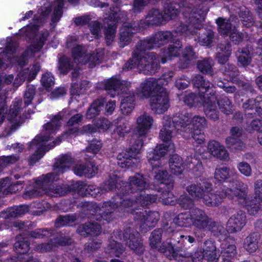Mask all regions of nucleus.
<instances>
[{"label":"nucleus","mask_w":262,"mask_h":262,"mask_svg":"<svg viewBox=\"0 0 262 262\" xmlns=\"http://www.w3.org/2000/svg\"><path fill=\"white\" fill-rule=\"evenodd\" d=\"M191 217L193 226L198 230L204 231H211L215 226V223L202 210L194 209Z\"/></svg>","instance_id":"nucleus-12"},{"label":"nucleus","mask_w":262,"mask_h":262,"mask_svg":"<svg viewBox=\"0 0 262 262\" xmlns=\"http://www.w3.org/2000/svg\"><path fill=\"white\" fill-rule=\"evenodd\" d=\"M217 104L220 109L224 113L229 114L231 112L232 105L231 102L227 97L217 100Z\"/></svg>","instance_id":"nucleus-63"},{"label":"nucleus","mask_w":262,"mask_h":262,"mask_svg":"<svg viewBox=\"0 0 262 262\" xmlns=\"http://www.w3.org/2000/svg\"><path fill=\"white\" fill-rule=\"evenodd\" d=\"M104 52L103 49H99L96 54H86L83 56V62L88 64L91 68L99 64L104 58Z\"/></svg>","instance_id":"nucleus-33"},{"label":"nucleus","mask_w":262,"mask_h":262,"mask_svg":"<svg viewBox=\"0 0 262 262\" xmlns=\"http://www.w3.org/2000/svg\"><path fill=\"white\" fill-rule=\"evenodd\" d=\"M22 100L20 99H15L12 102L10 105L9 112L8 113V120L11 123V127L8 131L6 135H9L11 132L17 129L21 124L23 123L25 120L29 118V115L33 113L32 111L28 110V115L23 114L20 115V112L22 109Z\"/></svg>","instance_id":"nucleus-9"},{"label":"nucleus","mask_w":262,"mask_h":262,"mask_svg":"<svg viewBox=\"0 0 262 262\" xmlns=\"http://www.w3.org/2000/svg\"><path fill=\"white\" fill-rule=\"evenodd\" d=\"M162 230H154L149 237L150 244L151 247L158 248L161 241Z\"/></svg>","instance_id":"nucleus-61"},{"label":"nucleus","mask_w":262,"mask_h":262,"mask_svg":"<svg viewBox=\"0 0 262 262\" xmlns=\"http://www.w3.org/2000/svg\"><path fill=\"white\" fill-rule=\"evenodd\" d=\"M17 46L16 42L12 41L8 42L4 52L5 53L6 58H7V60L10 63H17L20 66L23 67L26 65L27 59L25 55H23L20 57L14 55Z\"/></svg>","instance_id":"nucleus-23"},{"label":"nucleus","mask_w":262,"mask_h":262,"mask_svg":"<svg viewBox=\"0 0 262 262\" xmlns=\"http://www.w3.org/2000/svg\"><path fill=\"white\" fill-rule=\"evenodd\" d=\"M139 233H137L136 235L133 234L129 235L126 232L124 235V237L128 238L129 241H126V244H128L129 247L138 254H141L143 251L142 244L139 241L138 238Z\"/></svg>","instance_id":"nucleus-32"},{"label":"nucleus","mask_w":262,"mask_h":262,"mask_svg":"<svg viewBox=\"0 0 262 262\" xmlns=\"http://www.w3.org/2000/svg\"><path fill=\"white\" fill-rule=\"evenodd\" d=\"M73 162V159L70 155H62L57 158L53 166V171L39 177L33 186L26 189L24 198L29 199L45 194V186L58 181L59 175L69 169Z\"/></svg>","instance_id":"nucleus-3"},{"label":"nucleus","mask_w":262,"mask_h":262,"mask_svg":"<svg viewBox=\"0 0 262 262\" xmlns=\"http://www.w3.org/2000/svg\"><path fill=\"white\" fill-rule=\"evenodd\" d=\"M207 96H208V94H205L203 96L190 94L185 97L184 101L189 106H202L203 102L207 99Z\"/></svg>","instance_id":"nucleus-35"},{"label":"nucleus","mask_w":262,"mask_h":262,"mask_svg":"<svg viewBox=\"0 0 262 262\" xmlns=\"http://www.w3.org/2000/svg\"><path fill=\"white\" fill-rule=\"evenodd\" d=\"M172 34L169 31L159 32L155 34L147 42H142L143 46L148 49L159 47L167 43L172 38Z\"/></svg>","instance_id":"nucleus-18"},{"label":"nucleus","mask_w":262,"mask_h":262,"mask_svg":"<svg viewBox=\"0 0 262 262\" xmlns=\"http://www.w3.org/2000/svg\"><path fill=\"white\" fill-rule=\"evenodd\" d=\"M243 107L246 115L255 114L262 116V96L255 99H249L243 104Z\"/></svg>","instance_id":"nucleus-24"},{"label":"nucleus","mask_w":262,"mask_h":262,"mask_svg":"<svg viewBox=\"0 0 262 262\" xmlns=\"http://www.w3.org/2000/svg\"><path fill=\"white\" fill-rule=\"evenodd\" d=\"M81 119V115L80 114H76L70 118L68 122V126L71 127L69 129V134H73L78 132V125Z\"/></svg>","instance_id":"nucleus-57"},{"label":"nucleus","mask_w":262,"mask_h":262,"mask_svg":"<svg viewBox=\"0 0 262 262\" xmlns=\"http://www.w3.org/2000/svg\"><path fill=\"white\" fill-rule=\"evenodd\" d=\"M61 119L60 115L55 116L50 122L47 123L44 126L45 134L51 135L54 133L61 126L60 120Z\"/></svg>","instance_id":"nucleus-45"},{"label":"nucleus","mask_w":262,"mask_h":262,"mask_svg":"<svg viewBox=\"0 0 262 262\" xmlns=\"http://www.w3.org/2000/svg\"><path fill=\"white\" fill-rule=\"evenodd\" d=\"M29 210V207L28 205H21L8 208L7 210L1 212L0 216L4 219L18 217L25 214Z\"/></svg>","instance_id":"nucleus-28"},{"label":"nucleus","mask_w":262,"mask_h":262,"mask_svg":"<svg viewBox=\"0 0 262 262\" xmlns=\"http://www.w3.org/2000/svg\"><path fill=\"white\" fill-rule=\"evenodd\" d=\"M243 25L249 27L253 25V18L250 12L245 8H242L239 13Z\"/></svg>","instance_id":"nucleus-59"},{"label":"nucleus","mask_w":262,"mask_h":262,"mask_svg":"<svg viewBox=\"0 0 262 262\" xmlns=\"http://www.w3.org/2000/svg\"><path fill=\"white\" fill-rule=\"evenodd\" d=\"M242 130L238 127H233L231 129V136L226 140L227 147L231 150L237 151L243 150L245 148V144L239 139L242 134Z\"/></svg>","instance_id":"nucleus-19"},{"label":"nucleus","mask_w":262,"mask_h":262,"mask_svg":"<svg viewBox=\"0 0 262 262\" xmlns=\"http://www.w3.org/2000/svg\"><path fill=\"white\" fill-rule=\"evenodd\" d=\"M143 145L141 139H138L128 150H123L117 157L118 165L121 168H129L137 162L140 151Z\"/></svg>","instance_id":"nucleus-8"},{"label":"nucleus","mask_w":262,"mask_h":262,"mask_svg":"<svg viewBox=\"0 0 262 262\" xmlns=\"http://www.w3.org/2000/svg\"><path fill=\"white\" fill-rule=\"evenodd\" d=\"M159 67L155 53L141 52L136 56L134 55L132 59L125 65L127 69L137 68L146 74L155 73Z\"/></svg>","instance_id":"nucleus-6"},{"label":"nucleus","mask_w":262,"mask_h":262,"mask_svg":"<svg viewBox=\"0 0 262 262\" xmlns=\"http://www.w3.org/2000/svg\"><path fill=\"white\" fill-rule=\"evenodd\" d=\"M189 19H191V22H192V24H190L189 26L183 24V25H181L177 27L176 29V32L177 33L180 35L187 36L190 34L194 35L196 33V32L194 31L193 29L196 27L195 23L198 22V19L195 20V18H193V16L190 17Z\"/></svg>","instance_id":"nucleus-41"},{"label":"nucleus","mask_w":262,"mask_h":262,"mask_svg":"<svg viewBox=\"0 0 262 262\" xmlns=\"http://www.w3.org/2000/svg\"><path fill=\"white\" fill-rule=\"evenodd\" d=\"M235 170L227 167L217 168L214 173V178L219 181H223L234 175Z\"/></svg>","instance_id":"nucleus-39"},{"label":"nucleus","mask_w":262,"mask_h":262,"mask_svg":"<svg viewBox=\"0 0 262 262\" xmlns=\"http://www.w3.org/2000/svg\"><path fill=\"white\" fill-rule=\"evenodd\" d=\"M16 242L14 244V248L15 252L20 254L27 253L30 249L29 243L27 237L22 234L17 236Z\"/></svg>","instance_id":"nucleus-34"},{"label":"nucleus","mask_w":262,"mask_h":262,"mask_svg":"<svg viewBox=\"0 0 262 262\" xmlns=\"http://www.w3.org/2000/svg\"><path fill=\"white\" fill-rule=\"evenodd\" d=\"M193 83L194 85L200 89V92L208 94V96H211L213 93H215L213 90V85L208 81H205L201 75H196L193 79Z\"/></svg>","instance_id":"nucleus-31"},{"label":"nucleus","mask_w":262,"mask_h":262,"mask_svg":"<svg viewBox=\"0 0 262 262\" xmlns=\"http://www.w3.org/2000/svg\"><path fill=\"white\" fill-rule=\"evenodd\" d=\"M132 29L127 28V26L124 25L121 30L120 33V44L121 46H124L128 43L132 36Z\"/></svg>","instance_id":"nucleus-53"},{"label":"nucleus","mask_w":262,"mask_h":262,"mask_svg":"<svg viewBox=\"0 0 262 262\" xmlns=\"http://www.w3.org/2000/svg\"><path fill=\"white\" fill-rule=\"evenodd\" d=\"M125 187L128 194L136 193L134 195L136 201L134 202H132L130 205L129 202H130V198L126 196L121 203V206L125 208L132 207L131 213L136 220H140L143 222V226L145 225L149 228L152 227V224L157 222L159 219L158 213L157 212H147V210H143V209L141 208L137 209L139 204L143 207L144 206L148 205L154 202L157 199L155 195H145L143 190L148 188V185L145 178L140 174H136L129 178L128 184Z\"/></svg>","instance_id":"nucleus-2"},{"label":"nucleus","mask_w":262,"mask_h":262,"mask_svg":"<svg viewBox=\"0 0 262 262\" xmlns=\"http://www.w3.org/2000/svg\"><path fill=\"white\" fill-rule=\"evenodd\" d=\"M130 132V127L128 125V122L123 119H121V121L115 130V133L120 137H124Z\"/></svg>","instance_id":"nucleus-58"},{"label":"nucleus","mask_w":262,"mask_h":262,"mask_svg":"<svg viewBox=\"0 0 262 262\" xmlns=\"http://www.w3.org/2000/svg\"><path fill=\"white\" fill-rule=\"evenodd\" d=\"M173 74L170 72L163 75L162 79L156 80L149 78L141 83L137 90V95L141 97L149 96L152 92L161 90V85L167 84L173 77Z\"/></svg>","instance_id":"nucleus-7"},{"label":"nucleus","mask_w":262,"mask_h":262,"mask_svg":"<svg viewBox=\"0 0 262 262\" xmlns=\"http://www.w3.org/2000/svg\"><path fill=\"white\" fill-rule=\"evenodd\" d=\"M217 100L215 93L211 96L207 97V99L203 102L202 106L207 116L213 120H216L218 117V112L216 110V102Z\"/></svg>","instance_id":"nucleus-22"},{"label":"nucleus","mask_w":262,"mask_h":262,"mask_svg":"<svg viewBox=\"0 0 262 262\" xmlns=\"http://www.w3.org/2000/svg\"><path fill=\"white\" fill-rule=\"evenodd\" d=\"M213 61L211 59L199 61L198 68L203 73L211 75L212 74Z\"/></svg>","instance_id":"nucleus-55"},{"label":"nucleus","mask_w":262,"mask_h":262,"mask_svg":"<svg viewBox=\"0 0 262 262\" xmlns=\"http://www.w3.org/2000/svg\"><path fill=\"white\" fill-rule=\"evenodd\" d=\"M191 215L187 213L179 214L173 220L175 224L180 227H188L190 225Z\"/></svg>","instance_id":"nucleus-51"},{"label":"nucleus","mask_w":262,"mask_h":262,"mask_svg":"<svg viewBox=\"0 0 262 262\" xmlns=\"http://www.w3.org/2000/svg\"><path fill=\"white\" fill-rule=\"evenodd\" d=\"M246 224V215L242 211L233 214L227 224V230L230 232L240 231Z\"/></svg>","instance_id":"nucleus-21"},{"label":"nucleus","mask_w":262,"mask_h":262,"mask_svg":"<svg viewBox=\"0 0 262 262\" xmlns=\"http://www.w3.org/2000/svg\"><path fill=\"white\" fill-rule=\"evenodd\" d=\"M123 251L124 248L122 246L115 241L110 242V245L106 249V252L108 253L111 256L119 257Z\"/></svg>","instance_id":"nucleus-48"},{"label":"nucleus","mask_w":262,"mask_h":262,"mask_svg":"<svg viewBox=\"0 0 262 262\" xmlns=\"http://www.w3.org/2000/svg\"><path fill=\"white\" fill-rule=\"evenodd\" d=\"M105 102L104 99L101 98L95 100L89 109L86 116L88 118H93L98 115L103 110L104 103Z\"/></svg>","instance_id":"nucleus-42"},{"label":"nucleus","mask_w":262,"mask_h":262,"mask_svg":"<svg viewBox=\"0 0 262 262\" xmlns=\"http://www.w3.org/2000/svg\"><path fill=\"white\" fill-rule=\"evenodd\" d=\"M208 150L213 156L220 159L226 160L228 158L229 154L225 147L215 141L210 142L208 145Z\"/></svg>","instance_id":"nucleus-26"},{"label":"nucleus","mask_w":262,"mask_h":262,"mask_svg":"<svg viewBox=\"0 0 262 262\" xmlns=\"http://www.w3.org/2000/svg\"><path fill=\"white\" fill-rule=\"evenodd\" d=\"M53 182L45 186V194L51 196H60L64 195L71 191L79 192L82 187L80 182H76L71 186L67 184L51 185Z\"/></svg>","instance_id":"nucleus-14"},{"label":"nucleus","mask_w":262,"mask_h":262,"mask_svg":"<svg viewBox=\"0 0 262 262\" xmlns=\"http://www.w3.org/2000/svg\"><path fill=\"white\" fill-rule=\"evenodd\" d=\"M218 26V30L222 35L229 34L230 37L235 43H238L243 39L242 34L237 32L235 30L236 21L231 16L229 19H223L221 17L216 20Z\"/></svg>","instance_id":"nucleus-11"},{"label":"nucleus","mask_w":262,"mask_h":262,"mask_svg":"<svg viewBox=\"0 0 262 262\" xmlns=\"http://www.w3.org/2000/svg\"><path fill=\"white\" fill-rule=\"evenodd\" d=\"M221 254L225 257H233L236 254V248L233 244H227L226 243L222 244Z\"/></svg>","instance_id":"nucleus-60"},{"label":"nucleus","mask_w":262,"mask_h":262,"mask_svg":"<svg viewBox=\"0 0 262 262\" xmlns=\"http://www.w3.org/2000/svg\"><path fill=\"white\" fill-rule=\"evenodd\" d=\"M105 86L106 90L114 91V94H111L112 96H114L116 95V92L119 94V91L122 90L124 84L120 81L118 77H113L106 81Z\"/></svg>","instance_id":"nucleus-37"},{"label":"nucleus","mask_w":262,"mask_h":262,"mask_svg":"<svg viewBox=\"0 0 262 262\" xmlns=\"http://www.w3.org/2000/svg\"><path fill=\"white\" fill-rule=\"evenodd\" d=\"M182 57L183 60L186 63H183L181 65V68H187L188 64V61L193 62V60L195 59V54L192 51V48L188 47L186 48L184 51Z\"/></svg>","instance_id":"nucleus-62"},{"label":"nucleus","mask_w":262,"mask_h":262,"mask_svg":"<svg viewBox=\"0 0 262 262\" xmlns=\"http://www.w3.org/2000/svg\"><path fill=\"white\" fill-rule=\"evenodd\" d=\"M134 98L133 96H128L124 97L121 100L120 109L124 115L130 114L134 107Z\"/></svg>","instance_id":"nucleus-43"},{"label":"nucleus","mask_w":262,"mask_h":262,"mask_svg":"<svg viewBox=\"0 0 262 262\" xmlns=\"http://www.w3.org/2000/svg\"><path fill=\"white\" fill-rule=\"evenodd\" d=\"M178 13V10L170 5L165 8L164 14L161 13L158 10L149 11L145 21L147 25H159L164 21L174 18Z\"/></svg>","instance_id":"nucleus-10"},{"label":"nucleus","mask_w":262,"mask_h":262,"mask_svg":"<svg viewBox=\"0 0 262 262\" xmlns=\"http://www.w3.org/2000/svg\"><path fill=\"white\" fill-rule=\"evenodd\" d=\"M159 93L153 96L150 99L151 109L157 114H162L169 106V98L167 93L162 88Z\"/></svg>","instance_id":"nucleus-15"},{"label":"nucleus","mask_w":262,"mask_h":262,"mask_svg":"<svg viewBox=\"0 0 262 262\" xmlns=\"http://www.w3.org/2000/svg\"><path fill=\"white\" fill-rule=\"evenodd\" d=\"M190 116L187 112L177 114L171 118L169 116H164L162 120V127L160 133V139L165 142L157 146L153 151L148 152L147 158L152 167L155 173V179L156 183L163 185L168 186V188L171 187V180L170 176L163 169L156 168L163 165L165 162L164 156L174 150V146L171 142H167L170 140L173 136L174 128L185 138L190 137L191 130H201L207 125V121L204 117L195 116L190 120Z\"/></svg>","instance_id":"nucleus-1"},{"label":"nucleus","mask_w":262,"mask_h":262,"mask_svg":"<svg viewBox=\"0 0 262 262\" xmlns=\"http://www.w3.org/2000/svg\"><path fill=\"white\" fill-rule=\"evenodd\" d=\"M97 166L93 161H89L83 165V174L88 178H92L97 173Z\"/></svg>","instance_id":"nucleus-52"},{"label":"nucleus","mask_w":262,"mask_h":262,"mask_svg":"<svg viewBox=\"0 0 262 262\" xmlns=\"http://www.w3.org/2000/svg\"><path fill=\"white\" fill-rule=\"evenodd\" d=\"M35 95V86L33 85L28 86L24 96L25 107H26L31 103Z\"/></svg>","instance_id":"nucleus-64"},{"label":"nucleus","mask_w":262,"mask_h":262,"mask_svg":"<svg viewBox=\"0 0 262 262\" xmlns=\"http://www.w3.org/2000/svg\"><path fill=\"white\" fill-rule=\"evenodd\" d=\"M244 247L249 253H253L256 251L258 248L257 236L251 235L247 237L245 239Z\"/></svg>","instance_id":"nucleus-47"},{"label":"nucleus","mask_w":262,"mask_h":262,"mask_svg":"<svg viewBox=\"0 0 262 262\" xmlns=\"http://www.w3.org/2000/svg\"><path fill=\"white\" fill-rule=\"evenodd\" d=\"M203 249L204 258L208 262H218L219 255L216 252V247L210 241L204 243Z\"/></svg>","instance_id":"nucleus-30"},{"label":"nucleus","mask_w":262,"mask_h":262,"mask_svg":"<svg viewBox=\"0 0 262 262\" xmlns=\"http://www.w3.org/2000/svg\"><path fill=\"white\" fill-rule=\"evenodd\" d=\"M38 26V22L35 23L33 25L27 26L20 30V34L26 36L29 40L33 39L36 35Z\"/></svg>","instance_id":"nucleus-49"},{"label":"nucleus","mask_w":262,"mask_h":262,"mask_svg":"<svg viewBox=\"0 0 262 262\" xmlns=\"http://www.w3.org/2000/svg\"><path fill=\"white\" fill-rule=\"evenodd\" d=\"M185 165L192 168L194 172H196L198 171L201 172L203 170L202 163L200 162L198 158L195 156L193 158L187 157Z\"/></svg>","instance_id":"nucleus-56"},{"label":"nucleus","mask_w":262,"mask_h":262,"mask_svg":"<svg viewBox=\"0 0 262 262\" xmlns=\"http://www.w3.org/2000/svg\"><path fill=\"white\" fill-rule=\"evenodd\" d=\"M154 122L152 117L147 114L140 115L136 120L134 135L139 138L146 136L151 128Z\"/></svg>","instance_id":"nucleus-17"},{"label":"nucleus","mask_w":262,"mask_h":262,"mask_svg":"<svg viewBox=\"0 0 262 262\" xmlns=\"http://www.w3.org/2000/svg\"><path fill=\"white\" fill-rule=\"evenodd\" d=\"M187 191L192 198L202 200L208 206H216L223 201L226 196L232 198V190L231 189L225 192L214 194L212 191V185L207 182H202L197 185H191L187 186Z\"/></svg>","instance_id":"nucleus-4"},{"label":"nucleus","mask_w":262,"mask_h":262,"mask_svg":"<svg viewBox=\"0 0 262 262\" xmlns=\"http://www.w3.org/2000/svg\"><path fill=\"white\" fill-rule=\"evenodd\" d=\"M100 225L98 223H90L83 227V232L84 231L86 234L96 236L100 234ZM84 235L83 233V236Z\"/></svg>","instance_id":"nucleus-54"},{"label":"nucleus","mask_w":262,"mask_h":262,"mask_svg":"<svg viewBox=\"0 0 262 262\" xmlns=\"http://www.w3.org/2000/svg\"><path fill=\"white\" fill-rule=\"evenodd\" d=\"M117 207L118 206L114 203L110 202H105L101 207L100 208V211L101 212L100 214H100V215H97L94 217L93 219H96L97 221L99 220L100 222L102 221L100 219V217L102 219L103 218L104 220H106V218H104L106 215L111 213L115 208H117Z\"/></svg>","instance_id":"nucleus-44"},{"label":"nucleus","mask_w":262,"mask_h":262,"mask_svg":"<svg viewBox=\"0 0 262 262\" xmlns=\"http://www.w3.org/2000/svg\"><path fill=\"white\" fill-rule=\"evenodd\" d=\"M235 185L237 190L234 194L237 202L244 207H247L249 213L254 215L259 209V205L262 201V180H257L254 183V199L249 200L247 196L248 186L242 182H236Z\"/></svg>","instance_id":"nucleus-5"},{"label":"nucleus","mask_w":262,"mask_h":262,"mask_svg":"<svg viewBox=\"0 0 262 262\" xmlns=\"http://www.w3.org/2000/svg\"><path fill=\"white\" fill-rule=\"evenodd\" d=\"M50 140L49 136H37L29 143V148H32L35 146L37 150L32 155L29 159V163L30 165H34L37 162L51 147H46V142Z\"/></svg>","instance_id":"nucleus-13"},{"label":"nucleus","mask_w":262,"mask_h":262,"mask_svg":"<svg viewBox=\"0 0 262 262\" xmlns=\"http://www.w3.org/2000/svg\"><path fill=\"white\" fill-rule=\"evenodd\" d=\"M231 47L229 43L221 44L217 48V55L219 62L224 63L231 54Z\"/></svg>","instance_id":"nucleus-38"},{"label":"nucleus","mask_w":262,"mask_h":262,"mask_svg":"<svg viewBox=\"0 0 262 262\" xmlns=\"http://www.w3.org/2000/svg\"><path fill=\"white\" fill-rule=\"evenodd\" d=\"M121 12H119L113 14L110 16V18H105L104 23H107V27L105 31V36L106 43L108 45L111 44L114 40L115 36L116 24L119 20H121L120 15Z\"/></svg>","instance_id":"nucleus-20"},{"label":"nucleus","mask_w":262,"mask_h":262,"mask_svg":"<svg viewBox=\"0 0 262 262\" xmlns=\"http://www.w3.org/2000/svg\"><path fill=\"white\" fill-rule=\"evenodd\" d=\"M260 50V49L257 48L254 53H251V47H247L242 49L241 51H238L236 54L238 57V64L242 66H246L249 64L251 61V58L254 56V54L258 55L261 54Z\"/></svg>","instance_id":"nucleus-27"},{"label":"nucleus","mask_w":262,"mask_h":262,"mask_svg":"<svg viewBox=\"0 0 262 262\" xmlns=\"http://www.w3.org/2000/svg\"><path fill=\"white\" fill-rule=\"evenodd\" d=\"M112 126V123L105 118H100L96 120L94 125H88L83 127V132L93 134L97 131L105 132Z\"/></svg>","instance_id":"nucleus-25"},{"label":"nucleus","mask_w":262,"mask_h":262,"mask_svg":"<svg viewBox=\"0 0 262 262\" xmlns=\"http://www.w3.org/2000/svg\"><path fill=\"white\" fill-rule=\"evenodd\" d=\"M54 234V231L52 229H37L33 231H28V234L34 238H43L50 237Z\"/></svg>","instance_id":"nucleus-50"},{"label":"nucleus","mask_w":262,"mask_h":262,"mask_svg":"<svg viewBox=\"0 0 262 262\" xmlns=\"http://www.w3.org/2000/svg\"><path fill=\"white\" fill-rule=\"evenodd\" d=\"M183 163L181 158L178 155H173L169 160V167L172 173L180 174L183 169Z\"/></svg>","instance_id":"nucleus-36"},{"label":"nucleus","mask_w":262,"mask_h":262,"mask_svg":"<svg viewBox=\"0 0 262 262\" xmlns=\"http://www.w3.org/2000/svg\"><path fill=\"white\" fill-rule=\"evenodd\" d=\"M49 35V33L47 31H45L39 34L38 38H36V43L31 45L29 48L28 49L27 51L25 53V56L28 54V52L30 51L32 53H34L39 51L42 47H43L45 41L47 40V37Z\"/></svg>","instance_id":"nucleus-40"},{"label":"nucleus","mask_w":262,"mask_h":262,"mask_svg":"<svg viewBox=\"0 0 262 262\" xmlns=\"http://www.w3.org/2000/svg\"><path fill=\"white\" fill-rule=\"evenodd\" d=\"M194 39L198 40L203 46H209L214 40L213 32L210 30H206L202 33L200 32L199 36L197 38L194 37Z\"/></svg>","instance_id":"nucleus-46"},{"label":"nucleus","mask_w":262,"mask_h":262,"mask_svg":"<svg viewBox=\"0 0 262 262\" xmlns=\"http://www.w3.org/2000/svg\"><path fill=\"white\" fill-rule=\"evenodd\" d=\"M181 46L182 45L179 42H176L169 45L168 48L164 50L161 54L162 62L165 63L172 57L178 56L182 52Z\"/></svg>","instance_id":"nucleus-29"},{"label":"nucleus","mask_w":262,"mask_h":262,"mask_svg":"<svg viewBox=\"0 0 262 262\" xmlns=\"http://www.w3.org/2000/svg\"><path fill=\"white\" fill-rule=\"evenodd\" d=\"M71 243L72 240L69 237H56L51 239L48 242L36 245L34 250L39 253L49 252L55 250L59 246L70 245Z\"/></svg>","instance_id":"nucleus-16"}]
</instances>
